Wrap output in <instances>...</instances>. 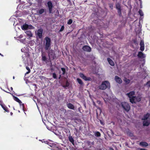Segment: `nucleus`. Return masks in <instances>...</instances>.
<instances>
[{
  "instance_id": "nucleus-47",
  "label": "nucleus",
  "mask_w": 150,
  "mask_h": 150,
  "mask_svg": "<svg viewBox=\"0 0 150 150\" xmlns=\"http://www.w3.org/2000/svg\"><path fill=\"white\" fill-rule=\"evenodd\" d=\"M10 114H11V115H13V113H12V112H11L10 113Z\"/></svg>"
},
{
  "instance_id": "nucleus-25",
  "label": "nucleus",
  "mask_w": 150,
  "mask_h": 150,
  "mask_svg": "<svg viewBox=\"0 0 150 150\" xmlns=\"http://www.w3.org/2000/svg\"><path fill=\"white\" fill-rule=\"evenodd\" d=\"M116 7L117 9L118 10V12L119 13H121V9H120V6L119 4H117L116 5Z\"/></svg>"
},
{
  "instance_id": "nucleus-44",
  "label": "nucleus",
  "mask_w": 150,
  "mask_h": 150,
  "mask_svg": "<svg viewBox=\"0 0 150 150\" xmlns=\"http://www.w3.org/2000/svg\"><path fill=\"white\" fill-rule=\"evenodd\" d=\"M84 150H90V149L88 148H86L84 149Z\"/></svg>"
},
{
  "instance_id": "nucleus-4",
  "label": "nucleus",
  "mask_w": 150,
  "mask_h": 150,
  "mask_svg": "<svg viewBox=\"0 0 150 150\" xmlns=\"http://www.w3.org/2000/svg\"><path fill=\"white\" fill-rule=\"evenodd\" d=\"M141 99V97L138 96L137 97H134L131 98H129L130 102L132 103H135L140 101Z\"/></svg>"
},
{
  "instance_id": "nucleus-53",
  "label": "nucleus",
  "mask_w": 150,
  "mask_h": 150,
  "mask_svg": "<svg viewBox=\"0 0 150 150\" xmlns=\"http://www.w3.org/2000/svg\"><path fill=\"white\" fill-rule=\"evenodd\" d=\"M91 146H90V148H91Z\"/></svg>"
},
{
  "instance_id": "nucleus-22",
  "label": "nucleus",
  "mask_w": 150,
  "mask_h": 150,
  "mask_svg": "<svg viewBox=\"0 0 150 150\" xmlns=\"http://www.w3.org/2000/svg\"><path fill=\"white\" fill-rule=\"evenodd\" d=\"M108 61L109 64L111 66H113L114 65V63L113 62L110 58H108L107 59Z\"/></svg>"
},
{
  "instance_id": "nucleus-45",
  "label": "nucleus",
  "mask_w": 150,
  "mask_h": 150,
  "mask_svg": "<svg viewBox=\"0 0 150 150\" xmlns=\"http://www.w3.org/2000/svg\"><path fill=\"white\" fill-rule=\"evenodd\" d=\"M61 77V75H59V79H60V78Z\"/></svg>"
},
{
  "instance_id": "nucleus-52",
  "label": "nucleus",
  "mask_w": 150,
  "mask_h": 150,
  "mask_svg": "<svg viewBox=\"0 0 150 150\" xmlns=\"http://www.w3.org/2000/svg\"><path fill=\"white\" fill-rule=\"evenodd\" d=\"M13 78L14 79V76L13 77Z\"/></svg>"
},
{
  "instance_id": "nucleus-46",
  "label": "nucleus",
  "mask_w": 150,
  "mask_h": 150,
  "mask_svg": "<svg viewBox=\"0 0 150 150\" xmlns=\"http://www.w3.org/2000/svg\"><path fill=\"white\" fill-rule=\"evenodd\" d=\"M0 55H1V56L3 57V55L1 53H0Z\"/></svg>"
},
{
  "instance_id": "nucleus-1",
  "label": "nucleus",
  "mask_w": 150,
  "mask_h": 150,
  "mask_svg": "<svg viewBox=\"0 0 150 150\" xmlns=\"http://www.w3.org/2000/svg\"><path fill=\"white\" fill-rule=\"evenodd\" d=\"M21 51L22 52L24 53L22 55V58L24 62H26L28 59H30L29 52L28 51H26L24 48H22L21 49Z\"/></svg>"
},
{
  "instance_id": "nucleus-24",
  "label": "nucleus",
  "mask_w": 150,
  "mask_h": 150,
  "mask_svg": "<svg viewBox=\"0 0 150 150\" xmlns=\"http://www.w3.org/2000/svg\"><path fill=\"white\" fill-rule=\"evenodd\" d=\"M69 139L70 142H71L72 144H74V141L73 138L71 136H69Z\"/></svg>"
},
{
  "instance_id": "nucleus-29",
  "label": "nucleus",
  "mask_w": 150,
  "mask_h": 150,
  "mask_svg": "<svg viewBox=\"0 0 150 150\" xmlns=\"http://www.w3.org/2000/svg\"><path fill=\"white\" fill-rule=\"evenodd\" d=\"M26 69H27L28 70V71L25 74H28L30 72V68L28 66H26Z\"/></svg>"
},
{
  "instance_id": "nucleus-30",
  "label": "nucleus",
  "mask_w": 150,
  "mask_h": 150,
  "mask_svg": "<svg viewBox=\"0 0 150 150\" xmlns=\"http://www.w3.org/2000/svg\"><path fill=\"white\" fill-rule=\"evenodd\" d=\"M86 143L88 146H90L91 145H93L94 144V142H91L89 141H87L86 142Z\"/></svg>"
},
{
  "instance_id": "nucleus-26",
  "label": "nucleus",
  "mask_w": 150,
  "mask_h": 150,
  "mask_svg": "<svg viewBox=\"0 0 150 150\" xmlns=\"http://www.w3.org/2000/svg\"><path fill=\"white\" fill-rule=\"evenodd\" d=\"M1 107L6 112H9L8 108L4 105Z\"/></svg>"
},
{
  "instance_id": "nucleus-18",
  "label": "nucleus",
  "mask_w": 150,
  "mask_h": 150,
  "mask_svg": "<svg viewBox=\"0 0 150 150\" xmlns=\"http://www.w3.org/2000/svg\"><path fill=\"white\" fill-rule=\"evenodd\" d=\"M138 57L141 58H144L145 57V55L142 52H139L138 54Z\"/></svg>"
},
{
  "instance_id": "nucleus-21",
  "label": "nucleus",
  "mask_w": 150,
  "mask_h": 150,
  "mask_svg": "<svg viewBox=\"0 0 150 150\" xmlns=\"http://www.w3.org/2000/svg\"><path fill=\"white\" fill-rule=\"evenodd\" d=\"M150 114L149 113H147L144 116L143 118L142 119V120H149L148 119V118Z\"/></svg>"
},
{
  "instance_id": "nucleus-10",
  "label": "nucleus",
  "mask_w": 150,
  "mask_h": 150,
  "mask_svg": "<svg viewBox=\"0 0 150 150\" xmlns=\"http://www.w3.org/2000/svg\"><path fill=\"white\" fill-rule=\"evenodd\" d=\"M13 97L14 100L15 101H16V102L18 103L21 105H23V106H24V104H23V103L22 104V102L20 100L18 97H17L14 96H13Z\"/></svg>"
},
{
  "instance_id": "nucleus-2",
  "label": "nucleus",
  "mask_w": 150,
  "mask_h": 150,
  "mask_svg": "<svg viewBox=\"0 0 150 150\" xmlns=\"http://www.w3.org/2000/svg\"><path fill=\"white\" fill-rule=\"evenodd\" d=\"M110 87L109 83L107 81L102 82L101 84L99 86V88L101 90H105L107 88H109Z\"/></svg>"
},
{
  "instance_id": "nucleus-31",
  "label": "nucleus",
  "mask_w": 150,
  "mask_h": 150,
  "mask_svg": "<svg viewBox=\"0 0 150 150\" xmlns=\"http://www.w3.org/2000/svg\"><path fill=\"white\" fill-rule=\"evenodd\" d=\"M33 98L34 101L36 103L37 106L38 107V104L36 103V102H38V98L36 97L35 96Z\"/></svg>"
},
{
  "instance_id": "nucleus-23",
  "label": "nucleus",
  "mask_w": 150,
  "mask_h": 150,
  "mask_svg": "<svg viewBox=\"0 0 150 150\" xmlns=\"http://www.w3.org/2000/svg\"><path fill=\"white\" fill-rule=\"evenodd\" d=\"M139 145L144 147H146L148 146L147 143L145 142H141L139 143Z\"/></svg>"
},
{
  "instance_id": "nucleus-20",
  "label": "nucleus",
  "mask_w": 150,
  "mask_h": 150,
  "mask_svg": "<svg viewBox=\"0 0 150 150\" xmlns=\"http://www.w3.org/2000/svg\"><path fill=\"white\" fill-rule=\"evenodd\" d=\"M25 33L29 37L32 36L33 34L30 30H28L25 32Z\"/></svg>"
},
{
  "instance_id": "nucleus-40",
  "label": "nucleus",
  "mask_w": 150,
  "mask_h": 150,
  "mask_svg": "<svg viewBox=\"0 0 150 150\" xmlns=\"http://www.w3.org/2000/svg\"><path fill=\"white\" fill-rule=\"evenodd\" d=\"M64 26H62L61 27V28L60 29V30H59V31H60V32L62 31H63V30H64Z\"/></svg>"
},
{
  "instance_id": "nucleus-5",
  "label": "nucleus",
  "mask_w": 150,
  "mask_h": 150,
  "mask_svg": "<svg viewBox=\"0 0 150 150\" xmlns=\"http://www.w3.org/2000/svg\"><path fill=\"white\" fill-rule=\"evenodd\" d=\"M121 106L126 111H128L130 109V107L129 104L126 102H122L121 103Z\"/></svg>"
},
{
  "instance_id": "nucleus-32",
  "label": "nucleus",
  "mask_w": 150,
  "mask_h": 150,
  "mask_svg": "<svg viewBox=\"0 0 150 150\" xmlns=\"http://www.w3.org/2000/svg\"><path fill=\"white\" fill-rule=\"evenodd\" d=\"M139 13L140 15L141 16H143L144 15L143 13L142 10L140 9L139 11Z\"/></svg>"
},
{
  "instance_id": "nucleus-11",
  "label": "nucleus",
  "mask_w": 150,
  "mask_h": 150,
  "mask_svg": "<svg viewBox=\"0 0 150 150\" xmlns=\"http://www.w3.org/2000/svg\"><path fill=\"white\" fill-rule=\"evenodd\" d=\"M47 6L48 7L49 13H51L52 7V2L50 1H48L47 2Z\"/></svg>"
},
{
  "instance_id": "nucleus-38",
  "label": "nucleus",
  "mask_w": 150,
  "mask_h": 150,
  "mask_svg": "<svg viewBox=\"0 0 150 150\" xmlns=\"http://www.w3.org/2000/svg\"><path fill=\"white\" fill-rule=\"evenodd\" d=\"M52 75H53V77L55 79H57L56 75V74L55 73H53Z\"/></svg>"
},
{
  "instance_id": "nucleus-27",
  "label": "nucleus",
  "mask_w": 150,
  "mask_h": 150,
  "mask_svg": "<svg viewBox=\"0 0 150 150\" xmlns=\"http://www.w3.org/2000/svg\"><path fill=\"white\" fill-rule=\"evenodd\" d=\"M77 81L78 83L81 85H82L83 84V83L82 81V80L79 78H77Z\"/></svg>"
},
{
  "instance_id": "nucleus-39",
  "label": "nucleus",
  "mask_w": 150,
  "mask_h": 150,
  "mask_svg": "<svg viewBox=\"0 0 150 150\" xmlns=\"http://www.w3.org/2000/svg\"><path fill=\"white\" fill-rule=\"evenodd\" d=\"M27 1L29 4L30 6L32 5V2L31 1V0H27Z\"/></svg>"
},
{
  "instance_id": "nucleus-43",
  "label": "nucleus",
  "mask_w": 150,
  "mask_h": 150,
  "mask_svg": "<svg viewBox=\"0 0 150 150\" xmlns=\"http://www.w3.org/2000/svg\"><path fill=\"white\" fill-rule=\"evenodd\" d=\"M69 83L68 82H67L65 86L67 87L69 86Z\"/></svg>"
},
{
  "instance_id": "nucleus-15",
  "label": "nucleus",
  "mask_w": 150,
  "mask_h": 150,
  "mask_svg": "<svg viewBox=\"0 0 150 150\" xmlns=\"http://www.w3.org/2000/svg\"><path fill=\"white\" fill-rule=\"evenodd\" d=\"M115 80L117 82L119 83H121L122 82L121 79L117 76H115Z\"/></svg>"
},
{
  "instance_id": "nucleus-51",
  "label": "nucleus",
  "mask_w": 150,
  "mask_h": 150,
  "mask_svg": "<svg viewBox=\"0 0 150 150\" xmlns=\"http://www.w3.org/2000/svg\"><path fill=\"white\" fill-rule=\"evenodd\" d=\"M93 105H95V103L94 102L93 103Z\"/></svg>"
},
{
  "instance_id": "nucleus-13",
  "label": "nucleus",
  "mask_w": 150,
  "mask_h": 150,
  "mask_svg": "<svg viewBox=\"0 0 150 150\" xmlns=\"http://www.w3.org/2000/svg\"><path fill=\"white\" fill-rule=\"evenodd\" d=\"M140 50L142 51H144V42L143 41H141L140 43Z\"/></svg>"
},
{
  "instance_id": "nucleus-50",
  "label": "nucleus",
  "mask_w": 150,
  "mask_h": 150,
  "mask_svg": "<svg viewBox=\"0 0 150 150\" xmlns=\"http://www.w3.org/2000/svg\"><path fill=\"white\" fill-rule=\"evenodd\" d=\"M11 89L12 90H13V88L12 87L11 88Z\"/></svg>"
},
{
  "instance_id": "nucleus-17",
  "label": "nucleus",
  "mask_w": 150,
  "mask_h": 150,
  "mask_svg": "<svg viewBox=\"0 0 150 150\" xmlns=\"http://www.w3.org/2000/svg\"><path fill=\"white\" fill-rule=\"evenodd\" d=\"M134 91H132L129 92V93L127 94V95L129 98H131L134 97V96H133V95H134Z\"/></svg>"
},
{
  "instance_id": "nucleus-12",
  "label": "nucleus",
  "mask_w": 150,
  "mask_h": 150,
  "mask_svg": "<svg viewBox=\"0 0 150 150\" xmlns=\"http://www.w3.org/2000/svg\"><path fill=\"white\" fill-rule=\"evenodd\" d=\"M83 49L84 51L89 52H90L91 50V47L87 45L84 46L83 47Z\"/></svg>"
},
{
  "instance_id": "nucleus-49",
  "label": "nucleus",
  "mask_w": 150,
  "mask_h": 150,
  "mask_svg": "<svg viewBox=\"0 0 150 150\" xmlns=\"http://www.w3.org/2000/svg\"><path fill=\"white\" fill-rule=\"evenodd\" d=\"M69 111L71 112H71H73L72 111H71V110H69Z\"/></svg>"
},
{
  "instance_id": "nucleus-6",
  "label": "nucleus",
  "mask_w": 150,
  "mask_h": 150,
  "mask_svg": "<svg viewBox=\"0 0 150 150\" xmlns=\"http://www.w3.org/2000/svg\"><path fill=\"white\" fill-rule=\"evenodd\" d=\"M48 56L50 59H53L56 57L54 51L52 50H49L48 53Z\"/></svg>"
},
{
  "instance_id": "nucleus-48",
  "label": "nucleus",
  "mask_w": 150,
  "mask_h": 150,
  "mask_svg": "<svg viewBox=\"0 0 150 150\" xmlns=\"http://www.w3.org/2000/svg\"><path fill=\"white\" fill-rule=\"evenodd\" d=\"M36 38H37V40H38V35H36Z\"/></svg>"
},
{
  "instance_id": "nucleus-28",
  "label": "nucleus",
  "mask_w": 150,
  "mask_h": 150,
  "mask_svg": "<svg viewBox=\"0 0 150 150\" xmlns=\"http://www.w3.org/2000/svg\"><path fill=\"white\" fill-rule=\"evenodd\" d=\"M95 135L97 137H100V134L99 132H95Z\"/></svg>"
},
{
  "instance_id": "nucleus-7",
  "label": "nucleus",
  "mask_w": 150,
  "mask_h": 150,
  "mask_svg": "<svg viewBox=\"0 0 150 150\" xmlns=\"http://www.w3.org/2000/svg\"><path fill=\"white\" fill-rule=\"evenodd\" d=\"M33 27L31 25H28L26 23L24 24L21 26V28L23 30L28 29H32Z\"/></svg>"
},
{
  "instance_id": "nucleus-36",
  "label": "nucleus",
  "mask_w": 150,
  "mask_h": 150,
  "mask_svg": "<svg viewBox=\"0 0 150 150\" xmlns=\"http://www.w3.org/2000/svg\"><path fill=\"white\" fill-rule=\"evenodd\" d=\"M42 59L43 61H45L46 60V57L45 56L42 55Z\"/></svg>"
},
{
  "instance_id": "nucleus-19",
  "label": "nucleus",
  "mask_w": 150,
  "mask_h": 150,
  "mask_svg": "<svg viewBox=\"0 0 150 150\" xmlns=\"http://www.w3.org/2000/svg\"><path fill=\"white\" fill-rule=\"evenodd\" d=\"M67 107L68 108L73 110H74V105L71 103H68L67 105Z\"/></svg>"
},
{
  "instance_id": "nucleus-35",
  "label": "nucleus",
  "mask_w": 150,
  "mask_h": 150,
  "mask_svg": "<svg viewBox=\"0 0 150 150\" xmlns=\"http://www.w3.org/2000/svg\"><path fill=\"white\" fill-rule=\"evenodd\" d=\"M61 70L62 71V74L64 75L65 73V69L64 68H61Z\"/></svg>"
},
{
  "instance_id": "nucleus-42",
  "label": "nucleus",
  "mask_w": 150,
  "mask_h": 150,
  "mask_svg": "<svg viewBox=\"0 0 150 150\" xmlns=\"http://www.w3.org/2000/svg\"><path fill=\"white\" fill-rule=\"evenodd\" d=\"M33 85L34 86V87L35 88V90L36 91V89H37V84H35V83H33Z\"/></svg>"
},
{
  "instance_id": "nucleus-9",
  "label": "nucleus",
  "mask_w": 150,
  "mask_h": 150,
  "mask_svg": "<svg viewBox=\"0 0 150 150\" xmlns=\"http://www.w3.org/2000/svg\"><path fill=\"white\" fill-rule=\"evenodd\" d=\"M80 77L86 81H91V79L90 77H87L85 76L83 73H80L79 74Z\"/></svg>"
},
{
  "instance_id": "nucleus-33",
  "label": "nucleus",
  "mask_w": 150,
  "mask_h": 150,
  "mask_svg": "<svg viewBox=\"0 0 150 150\" xmlns=\"http://www.w3.org/2000/svg\"><path fill=\"white\" fill-rule=\"evenodd\" d=\"M72 23V20L71 19H70L68 20L67 22V24L69 25H70Z\"/></svg>"
},
{
  "instance_id": "nucleus-16",
  "label": "nucleus",
  "mask_w": 150,
  "mask_h": 150,
  "mask_svg": "<svg viewBox=\"0 0 150 150\" xmlns=\"http://www.w3.org/2000/svg\"><path fill=\"white\" fill-rule=\"evenodd\" d=\"M150 123V120H145L143 121V125L148 126Z\"/></svg>"
},
{
  "instance_id": "nucleus-8",
  "label": "nucleus",
  "mask_w": 150,
  "mask_h": 150,
  "mask_svg": "<svg viewBox=\"0 0 150 150\" xmlns=\"http://www.w3.org/2000/svg\"><path fill=\"white\" fill-rule=\"evenodd\" d=\"M44 142H45V144H47L49 145L51 147H52V150H61L58 147L54 146V144H52L50 145L49 144V143L47 141H44Z\"/></svg>"
},
{
  "instance_id": "nucleus-34",
  "label": "nucleus",
  "mask_w": 150,
  "mask_h": 150,
  "mask_svg": "<svg viewBox=\"0 0 150 150\" xmlns=\"http://www.w3.org/2000/svg\"><path fill=\"white\" fill-rule=\"evenodd\" d=\"M44 11V9H41L39 11V13L40 14H41L43 13Z\"/></svg>"
},
{
  "instance_id": "nucleus-37",
  "label": "nucleus",
  "mask_w": 150,
  "mask_h": 150,
  "mask_svg": "<svg viewBox=\"0 0 150 150\" xmlns=\"http://www.w3.org/2000/svg\"><path fill=\"white\" fill-rule=\"evenodd\" d=\"M125 81L127 83H129L130 82V80L127 79H125Z\"/></svg>"
},
{
  "instance_id": "nucleus-54",
  "label": "nucleus",
  "mask_w": 150,
  "mask_h": 150,
  "mask_svg": "<svg viewBox=\"0 0 150 150\" xmlns=\"http://www.w3.org/2000/svg\"><path fill=\"white\" fill-rule=\"evenodd\" d=\"M112 150H113V149H112Z\"/></svg>"
},
{
  "instance_id": "nucleus-3",
  "label": "nucleus",
  "mask_w": 150,
  "mask_h": 150,
  "mask_svg": "<svg viewBox=\"0 0 150 150\" xmlns=\"http://www.w3.org/2000/svg\"><path fill=\"white\" fill-rule=\"evenodd\" d=\"M45 40V49L47 50L50 47L51 40L50 38L46 37Z\"/></svg>"
},
{
  "instance_id": "nucleus-41",
  "label": "nucleus",
  "mask_w": 150,
  "mask_h": 150,
  "mask_svg": "<svg viewBox=\"0 0 150 150\" xmlns=\"http://www.w3.org/2000/svg\"><path fill=\"white\" fill-rule=\"evenodd\" d=\"M146 86H147L149 87H150V81L148 82L146 84Z\"/></svg>"
},
{
  "instance_id": "nucleus-14",
  "label": "nucleus",
  "mask_w": 150,
  "mask_h": 150,
  "mask_svg": "<svg viewBox=\"0 0 150 150\" xmlns=\"http://www.w3.org/2000/svg\"><path fill=\"white\" fill-rule=\"evenodd\" d=\"M43 31V29L41 28L38 30V37L40 38H41L42 37Z\"/></svg>"
}]
</instances>
